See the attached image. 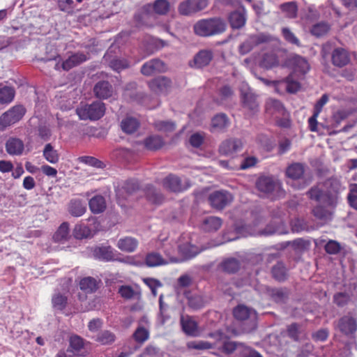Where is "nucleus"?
Returning a JSON list of instances; mask_svg holds the SVG:
<instances>
[{
	"instance_id": "ea45409f",
	"label": "nucleus",
	"mask_w": 357,
	"mask_h": 357,
	"mask_svg": "<svg viewBox=\"0 0 357 357\" xmlns=\"http://www.w3.org/2000/svg\"><path fill=\"white\" fill-rule=\"evenodd\" d=\"M271 274L274 279L283 281L287 279L288 272L287 268L282 262L277 263L271 269Z\"/></svg>"
},
{
	"instance_id": "7c9ffc66",
	"label": "nucleus",
	"mask_w": 357,
	"mask_h": 357,
	"mask_svg": "<svg viewBox=\"0 0 357 357\" xmlns=\"http://www.w3.org/2000/svg\"><path fill=\"white\" fill-rule=\"evenodd\" d=\"M89 206L93 213H100L106 208L105 199L102 195H95L89 200Z\"/></svg>"
},
{
	"instance_id": "0e129e2a",
	"label": "nucleus",
	"mask_w": 357,
	"mask_h": 357,
	"mask_svg": "<svg viewBox=\"0 0 357 357\" xmlns=\"http://www.w3.org/2000/svg\"><path fill=\"white\" fill-rule=\"evenodd\" d=\"M282 32L284 39L287 42L298 46L300 45L298 39L288 28H283Z\"/></svg>"
},
{
	"instance_id": "13d9d810",
	"label": "nucleus",
	"mask_w": 357,
	"mask_h": 357,
	"mask_svg": "<svg viewBox=\"0 0 357 357\" xmlns=\"http://www.w3.org/2000/svg\"><path fill=\"white\" fill-rule=\"evenodd\" d=\"M283 12L289 17H294L296 15L297 7L294 2H289L280 6Z\"/></svg>"
},
{
	"instance_id": "ddd939ff",
	"label": "nucleus",
	"mask_w": 357,
	"mask_h": 357,
	"mask_svg": "<svg viewBox=\"0 0 357 357\" xmlns=\"http://www.w3.org/2000/svg\"><path fill=\"white\" fill-rule=\"evenodd\" d=\"M116 251L109 245L96 247L93 250L96 259L103 261H116Z\"/></svg>"
},
{
	"instance_id": "e2e57ef3",
	"label": "nucleus",
	"mask_w": 357,
	"mask_h": 357,
	"mask_svg": "<svg viewBox=\"0 0 357 357\" xmlns=\"http://www.w3.org/2000/svg\"><path fill=\"white\" fill-rule=\"evenodd\" d=\"M58 4L61 10L68 12L77 6L74 0H58Z\"/></svg>"
},
{
	"instance_id": "b1692460",
	"label": "nucleus",
	"mask_w": 357,
	"mask_h": 357,
	"mask_svg": "<svg viewBox=\"0 0 357 357\" xmlns=\"http://www.w3.org/2000/svg\"><path fill=\"white\" fill-rule=\"evenodd\" d=\"M338 328L345 335H350L356 331V322L354 318L351 317H343L338 321Z\"/></svg>"
},
{
	"instance_id": "6e6d98bb",
	"label": "nucleus",
	"mask_w": 357,
	"mask_h": 357,
	"mask_svg": "<svg viewBox=\"0 0 357 357\" xmlns=\"http://www.w3.org/2000/svg\"><path fill=\"white\" fill-rule=\"evenodd\" d=\"M52 302L54 308L62 310L65 308L66 304L67 303V297L60 294H56L52 297Z\"/></svg>"
},
{
	"instance_id": "69168bd1",
	"label": "nucleus",
	"mask_w": 357,
	"mask_h": 357,
	"mask_svg": "<svg viewBox=\"0 0 357 357\" xmlns=\"http://www.w3.org/2000/svg\"><path fill=\"white\" fill-rule=\"evenodd\" d=\"M340 245L335 241H329L325 245L326 252L331 255H335L340 250Z\"/></svg>"
},
{
	"instance_id": "f704fd0d",
	"label": "nucleus",
	"mask_w": 357,
	"mask_h": 357,
	"mask_svg": "<svg viewBox=\"0 0 357 357\" xmlns=\"http://www.w3.org/2000/svg\"><path fill=\"white\" fill-rule=\"evenodd\" d=\"M221 225L222 220L220 218L215 216H209L203 220L202 229L208 232L215 231L220 229Z\"/></svg>"
},
{
	"instance_id": "0eeeda50",
	"label": "nucleus",
	"mask_w": 357,
	"mask_h": 357,
	"mask_svg": "<svg viewBox=\"0 0 357 357\" xmlns=\"http://www.w3.org/2000/svg\"><path fill=\"white\" fill-rule=\"evenodd\" d=\"M287 65L292 70V75L296 77L303 76L310 70V64L307 61L300 56H291L289 59Z\"/></svg>"
},
{
	"instance_id": "a211bd4d",
	"label": "nucleus",
	"mask_w": 357,
	"mask_h": 357,
	"mask_svg": "<svg viewBox=\"0 0 357 357\" xmlns=\"http://www.w3.org/2000/svg\"><path fill=\"white\" fill-rule=\"evenodd\" d=\"M268 40V37L264 34L250 36L240 46L239 51L241 54H245L252 49L253 45H257L258 44L267 42Z\"/></svg>"
},
{
	"instance_id": "680f3d73",
	"label": "nucleus",
	"mask_w": 357,
	"mask_h": 357,
	"mask_svg": "<svg viewBox=\"0 0 357 357\" xmlns=\"http://www.w3.org/2000/svg\"><path fill=\"white\" fill-rule=\"evenodd\" d=\"M171 86V81L164 76H158V91L166 93Z\"/></svg>"
},
{
	"instance_id": "bf43d9fd",
	"label": "nucleus",
	"mask_w": 357,
	"mask_h": 357,
	"mask_svg": "<svg viewBox=\"0 0 357 357\" xmlns=\"http://www.w3.org/2000/svg\"><path fill=\"white\" fill-rule=\"evenodd\" d=\"M129 66L128 62L125 59H113L109 63V66L115 71L120 72L121 70L127 68Z\"/></svg>"
},
{
	"instance_id": "774afa93",
	"label": "nucleus",
	"mask_w": 357,
	"mask_h": 357,
	"mask_svg": "<svg viewBox=\"0 0 357 357\" xmlns=\"http://www.w3.org/2000/svg\"><path fill=\"white\" fill-rule=\"evenodd\" d=\"M257 162V159L254 156H249L243 159L241 162L239 169H246L254 167Z\"/></svg>"
},
{
	"instance_id": "f257e3e1",
	"label": "nucleus",
	"mask_w": 357,
	"mask_h": 357,
	"mask_svg": "<svg viewBox=\"0 0 357 357\" xmlns=\"http://www.w3.org/2000/svg\"><path fill=\"white\" fill-rule=\"evenodd\" d=\"M310 197L319 203L312 211L314 215L319 220L327 221L331 219L332 209L336 203V197L323 192L319 187L312 188L309 192Z\"/></svg>"
},
{
	"instance_id": "dca6fc26",
	"label": "nucleus",
	"mask_w": 357,
	"mask_h": 357,
	"mask_svg": "<svg viewBox=\"0 0 357 357\" xmlns=\"http://www.w3.org/2000/svg\"><path fill=\"white\" fill-rule=\"evenodd\" d=\"M242 147V143L238 139H231L224 141L220 146L219 151L224 155H232Z\"/></svg>"
},
{
	"instance_id": "58836bf2",
	"label": "nucleus",
	"mask_w": 357,
	"mask_h": 357,
	"mask_svg": "<svg viewBox=\"0 0 357 357\" xmlns=\"http://www.w3.org/2000/svg\"><path fill=\"white\" fill-rule=\"evenodd\" d=\"M15 95L13 87L0 85V104L8 105L10 103Z\"/></svg>"
},
{
	"instance_id": "72a5a7b5",
	"label": "nucleus",
	"mask_w": 357,
	"mask_h": 357,
	"mask_svg": "<svg viewBox=\"0 0 357 357\" xmlns=\"http://www.w3.org/2000/svg\"><path fill=\"white\" fill-rule=\"evenodd\" d=\"M68 211L73 216H82L86 212V205L79 199H73L69 202Z\"/></svg>"
},
{
	"instance_id": "37998d69",
	"label": "nucleus",
	"mask_w": 357,
	"mask_h": 357,
	"mask_svg": "<svg viewBox=\"0 0 357 357\" xmlns=\"http://www.w3.org/2000/svg\"><path fill=\"white\" fill-rule=\"evenodd\" d=\"M286 174L288 177L293 180L299 179L304 174V167L299 163L292 164L287 169Z\"/></svg>"
},
{
	"instance_id": "864d4df0",
	"label": "nucleus",
	"mask_w": 357,
	"mask_h": 357,
	"mask_svg": "<svg viewBox=\"0 0 357 357\" xmlns=\"http://www.w3.org/2000/svg\"><path fill=\"white\" fill-rule=\"evenodd\" d=\"M116 261L135 266H142L144 264L143 258L139 255L127 256L123 258H117Z\"/></svg>"
},
{
	"instance_id": "f3484780",
	"label": "nucleus",
	"mask_w": 357,
	"mask_h": 357,
	"mask_svg": "<svg viewBox=\"0 0 357 357\" xmlns=\"http://www.w3.org/2000/svg\"><path fill=\"white\" fill-rule=\"evenodd\" d=\"M31 133L33 134V137L43 142L50 141L52 136L50 126L43 122H40L36 128L31 129Z\"/></svg>"
},
{
	"instance_id": "f03ea898",
	"label": "nucleus",
	"mask_w": 357,
	"mask_h": 357,
	"mask_svg": "<svg viewBox=\"0 0 357 357\" xmlns=\"http://www.w3.org/2000/svg\"><path fill=\"white\" fill-rule=\"evenodd\" d=\"M225 22L220 18L201 20L193 26L195 33L204 37L220 33L225 30Z\"/></svg>"
},
{
	"instance_id": "9b49d317",
	"label": "nucleus",
	"mask_w": 357,
	"mask_h": 357,
	"mask_svg": "<svg viewBox=\"0 0 357 357\" xmlns=\"http://www.w3.org/2000/svg\"><path fill=\"white\" fill-rule=\"evenodd\" d=\"M89 59V53H84L79 51L74 52L61 63V68L63 70L68 71L69 70L86 61Z\"/></svg>"
},
{
	"instance_id": "473e14b6",
	"label": "nucleus",
	"mask_w": 357,
	"mask_h": 357,
	"mask_svg": "<svg viewBox=\"0 0 357 357\" xmlns=\"http://www.w3.org/2000/svg\"><path fill=\"white\" fill-rule=\"evenodd\" d=\"M116 340L115 334L109 330H102L95 337L94 340L100 345H111Z\"/></svg>"
},
{
	"instance_id": "c756f323",
	"label": "nucleus",
	"mask_w": 357,
	"mask_h": 357,
	"mask_svg": "<svg viewBox=\"0 0 357 357\" xmlns=\"http://www.w3.org/2000/svg\"><path fill=\"white\" fill-rule=\"evenodd\" d=\"M332 61L336 66H344L349 62V54L344 49H335L332 54Z\"/></svg>"
},
{
	"instance_id": "2f4dec72",
	"label": "nucleus",
	"mask_w": 357,
	"mask_h": 357,
	"mask_svg": "<svg viewBox=\"0 0 357 357\" xmlns=\"http://www.w3.org/2000/svg\"><path fill=\"white\" fill-rule=\"evenodd\" d=\"M139 188L138 181L135 179H130L123 183L121 190H119L116 193L118 196H121L123 198L126 199L127 197L123 195L124 193L127 195H131L137 191Z\"/></svg>"
},
{
	"instance_id": "2eb2a0df",
	"label": "nucleus",
	"mask_w": 357,
	"mask_h": 357,
	"mask_svg": "<svg viewBox=\"0 0 357 357\" xmlns=\"http://www.w3.org/2000/svg\"><path fill=\"white\" fill-rule=\"evenodd\" d=\"M233 317H234L235 319L244 321L250 319H256V312L255 310L246 307L243 304H239L237 307L233 309Z\"/></svg>"
},
{
	"instance_id": "8fccbe9b",
	"label": "nucleus",
	"mask_w": 357,
	"mask_h": 357,
	"mask_svg": "<svg viewBox=\"0 0 357 357\" xmlns=\"http://www.w3.org/2000/svg\"><path fill=\"white\" fill-rule=\"evenodd\" d=\"M295 76L294 75L291 74L285 81L284 82H277V84H284L287 88V91L289 93H296L297 92L300 88L301 85L300 83L294 80L293 77Z\"/></svg>"
},
{
	"instance_id": "3c124183",
	"label": "nucleus",
	"mask_w": 357,
	"mask_h": 357,
	"mask_svg": "<svg viewBox=\"0 0 357 357\" xmlns=\"http://www.w3.org/2000/svg\"><path fill=\"white\" fill-rule=\"evenodd\" d=\"M240 345H243V344H240V343H236L232 341L224 340V342H222V345H220V347H218V346H216V347L220 349V352H222L225 354H231L234 351H237V349H238V346H240Z\"/></svg>"
},
{
	"instance_id": "79ce46f5",
	"label": "nucleus",
	"mask_w": 357,
	"mask_h": 357,
	"mask_svg": "<svg viewBox=\"0 0 357 357\" xmlns=\"http://www.w3.org/2000/svg\"><path fill=\"white\" fill-rule=\"evenodd\" d=\"M100 280L93 277H85L79 281L80 290H97Z\"/></svg>"
},
{
	"instance_id": "39448f33",
	"label": "nucleus",
	"mask_w": 357,
	"mask_h": 357,
	"mask_svg": "<svg viewBox=\"0 0 357 357\" xmlns=\"http://www.w3.org/2000/svg\"><path fill=\"white\" fill-rule=\"evenodd\" d=\"M26 108L22 105H16L10 107L0 116V131L19 122L26 114Z\"/></svg>"
},
{
	"instance_id": "de8ad7c7",
	"label": "nucleus",
	"mask_w": 357,
	"mask_h": 357,
	"mask_svg": "<svg viewBox=\"0 0 357 357\" xmlns=\"http://www.w3.org/2000/svg\"><path fill=\"white\" fill-rule=\"evenodd\" d=\"M144 19L156 20V0L151 3L144 5L142 10Z\"/></svg>"
},
{
	"instance_id": "4d7b16f0",
	"label": "nucleus",
	"mask_w": 357,
	"mask_h": 357,
	"mask_svg": "<svg viewBox=\"0 0 357 357\" xmlns=\"http://www.w3.org/2000/svg\"><path fill=\"white\" fill-rule=\"evenodd\" d=\"M329 28V25L326 23H318L312 26L311 33L316 36H321L328 32Z\"/></svg>"
},
{
	"instance_id": "5fc2aeb1",
	"label": "nucleus",
	"mask_w": 357,
	"mask_h": 357,
	"mask_svg": "<svg viewBox=\"0 0 357 357\" xmlns=\"http://www.w3.org/2000/svg\"><path fill=\"white\" fill-rule=\"evenodd\" d=\"M189 349L197 350H206L215 347V345L204 340L192 341L188 343Z\"/></svg>"
},
{
	"instance_id": "7ed1b4c3",
	"label": "nucleus",
	"mask_w": 357,
	"mask_h": 357,
	"mask_svg": "<svg viewBox=\"0 0 357 357\" xmlns=\"http://www.w3.org/2000/svg\"><path fill=\"white\" fill-rule=\"evenodd\" d=\"M105 110V105L100 100H96L90 104L81 103L76 109V114L80 120L94 121L101 119Z\"/></svg>"
},
{
	"instance_id": "4be33fe9",
	"label": "nucleus",
	"mask_w": 357,
	"mask_h": 357,
	"mask_svg": "<svg viewBox=\"0 0 357 357\" xmlns=\"http://www.w3.org/2000/svg\"><path fill=\"white\" fill-rule=\"evenodd\" d=\"M229 121L227 116L224 114H218L211 119L210 130L212 132H222L229 126Z\"/></svg>"
},
{
	"instance_id": "e433bc0d",
	"label": "nucleus",
	"mask_w": 357,
	"mask_h": 357,
	"mask_svg": "<svg viewBox=\"0 0 357 357\" xmlns=\"http://www.w3.org/2000/svg\"><path fill=\"white\" fill-rule=\"evenodd\" d=\"M43 156L51 164H56L59 161V153L50 143L45 145L43 150Z\"/></svg>"
},
{
	"instance_id": "49530a36",
	"label": "nucleus",
	"mask_w": 357,
	"mask_h": 357,
	"mask_svg": "<svg viewBox=\"0 0 357 357\" xmlns=\"http://www.w3.org/2000/svg\"><path fill=\"white\" fill-rule=\"evenodd\" d=\"M192 291H184L185 297L188 298L189 306L197 310L204 305V301L200 296H192Z\"/></svg>"
},
{
	"instance_id": "4468645a",
	"label": "nucleus",
	"mask_w": 357,
	"mask_h": 357,
	"mask_svg": "<svg viewBox=\"0 0 357 357\" xmlns=\"http://www.w3.org/2000/svg\"><path fill=\"white\" fill-rule=\"evenodd\" d=\"M356 291H338L333 296V303L340 307L350 303H356Z\"/></svg>"
},
{
	"instance_id": "338daca9",
	"label": "nucleus",
	"mask_w": 357,
	"mask_h": 357,
	"mask_svg": "<svg viewBox=\"0 0 357 357\" xmlns=\"http://www.w3.org/2000/svg\"><path fill=\"white\" fill-rule=\"evenodd\" d=\"M81 161L90 165V166L94 167H97V168H102L103 167V163L100 160H99L93 157L84 156L81 158Z\"/></svg>"
},
{
	"instance_id": "052dcab7",
	"label": "nucleus",
	"mask_w": 357,
	"mask_h": 357,
	"mask_svg": "<svg viewBox=\"0 0 357 357\" xmlns=\"http://www.w3.org/2000/svg\"><path fill=\"white\" fill-rule=\"evenodd\" d=\"M348 199L351 206L357 210V184L354 183L350 185Z\"/></svg>"
},
{
	"instance_id": "1a4fd4ad",
	"label": "nucleus",
	"mask_w": 357,
	"mask_h": 357,
	"mask_svg": "<svg viewBox=\"0 0 357 357\" xmlns=\"http://www.w3.org/2000/svg\"><path fill=\"white\" fill-rule=\"evenodd\" d=\"M163 185L172 192H179L187 190L190 183L186 178L181 179L176 176L169 175L163 181Z\"/></svg>"
},
{
	"instance_id": "6e6552de",
	"label": "nucleus",
	"mask_w": 357,
	"mask_h": 357,
	"mask_svg": "<svg viewBox=\"0 0 357 357\" xmlns=\"http://www.w3.org/2000/svg\"><path fill=\"white\" fill-rule=\"evenodd\" d=\"M233 200L232 195L225 190H218L210 194L208 201L210 204L215 208L222 209L230 204Z\"/></svg>"
},
{
	"instance_id": "9d476101",
	"label": "nucleus",
	"mask_w": 357,
	"mask_h": 357,
	"mask_svg": "<svg viewBox=\"0 0 357 357\" xmlns=\"http://www.w3.org/2000/svg\"><path fill=\"white\" fill-rule=\"evenodd\" d=\"M257 188L262 193L268 195L280 189L278 181L268 176H262L256 182Z\"/></svg>"
},
{
	"instance_id": "aec40b11",
	"label": "nucleus",
	"mask_w": 357,
	"mask_h": 357,
	"mask_svg": "<svg viewBox=\"0 0 357 357\" xmlns=\"http://www.w3.org/2000/svg\"><path fill=\"white\" fill-rule=\"evenodd\" d=\"M188 238V236H183L182 239L185 242H180L178 245L179 252L186 258L195 257L201 251L197 246L192 245Z\"/></svg>"
},
{
	"instance_id": "a19ab883",
	"label": "nucleus",
	"mask_w": 357,
	"mask_h": 357,
	"mask_svg": "<svg viewBox=\"0 0 357 357\" xmlns=\"http://www.w3.org/2000/svg\"><path fill=\"white\" fill-rule=\"evenodd\" d=\"M279 63L278 55L274 52H271L264 55L260 61V65L265 68H271L278 66Z\"/></svg>"
},
{
	"instance_id": "5701e85b",
	"label": "nucleus",
	"mask_w": 357,
	"mask_h": 357,
	"mask_svg": "<svg viewBox=\"0 0 357 357\" xmlns=\"http://www.w3.org/2000/svg\"><path fill=\"white\" fill-rule=\"evenodd\" d=\"M93 91L97 98L100 99H107L112 96L113 89L109 82L107 81H100L95 85Z\"/></svg>"
},
{
	"instance_id": "cd10ccee",
	"label": "nucleus",
	"mask_w": 357,
	"mask_h": 357,
	"mask_svg": "<svg viewBox=\"0 0 357 357\" xmlns=\"http://www.w3.org/2000/svg\"><path fill=\"white\" fill-rule=\"evenodd\" d=\"M116 246L121 251L132 252L138 246V241L135 238L126 236L120 238L116 243Z\"/></svg>"
},
{
	"instance_id": "c85d7f7f",
	"label": "nucleus",
	"mask_w": 357,
	"mask_h": 357,
	"mask_svg": "<svg viewBox=\"0 0 357 357\" xmlns=\"http://www.w3.org/2000/svg\"><path fill=\"white\" fill-rule=\"evenodd\" d=\"M230 24L234 29L243 27L246 22L245 12L243 8L231 13L229 17Z\"/></svg>"
},
{
	"instance_id": "412c9836",
	"label": "nucleus",
	"mask_w": 357,
	"mask_h": 357,
	"mask_svg": "<svg viewBox=\"0 0 357 357\" xmlns=\"http://www.w3.org/2000/svg\"><path fill=\"white\" fill-rule=\"evenodd\" d=\"M24 149L22 140L17 137H10L6 143V150L9 155H20Z\"/></svg>"
},
{
	"instance_id": "c9c22d12",
	"label": "nucleus",
	"mask_w": 357,
	"mask_h": 357,
	"mask_svg": "<svg viewBox=\"0 0 357 357\" xmlns=\"http://www.w3.org/2000/svg\"><path fill=\"white\" fill-rule=\"evenodd\" d=\"M213 54L211 51L202 50L194 58V65L197 68H202L207 66L211 61Z\"/></svg>"
},
{
	"instance_id": "423d86ee",
	"label": "nucleus",
	"mask_w": 357,
	"mask_h": 357,
	"mask_svg": "<svg viewBox=\"0 0 357 357\" xmlns=\"http://www.w3.org/2000/svg\"><path fill=\"white\" fill-rule=\"evenodd\" d=\"M208 4V0H184L178 6V12L184 16H192L205 9Z\"/></svg>"
},
{
	"instance_id": "bb28decb",
	"label": "nucleus",
	"mask_w": 357,
	"mask_h": 357,
	"mask_svg": "<svg viewBox=\"0 0 357 357\" xmlns=\"http://www.w3.org/2000/svg\"><path fill=\"white\" fill-rule=\"evenodd\" d=\"M95 291H79L77 298L82 302V306L84 307V310H91L95 308L97 299H92L94 298Z\"/></svg>"
},
{
	"instance_id": "a878e982",
	"label": "nucleus",
	"mask_w": 357,
	"mask_h": 357,
	"mask_svg": "<svg viewBox=\"0 0 357 357\" xmlns=\"http://www.w3.org/2000/svg\"><path fill=\"white\" fill-rule=\"evenodd\" d=\"M149 338V332L144 326H139L132 335V339L135 341L134 351H137Z\"/></svg>"
},
{
	"instance_id": "f8f14e48",
	"label": "nucleus",
	"mask_w": 357,
	"mask_h": 357,
	"mask_svg": "<svg viewBox=\"0 0 357 357\" xmlns=\"http://www.w3.org/2000/svg\"><path fill=\"white\" fill-rule=\"evenodd\" d=\"M180 324H181L183 332L186 335L192 337H196L199 335L197 322L193 320L192 317L189 315H181Z\"/></svg>"
},
{
	"instance_id": "a18cd8bd",
	"label": "nucleus",
	"mask_w": 357,
	"mask_h": 357,
	"mask_svg": "<svg viewBox=\"0 0 357 357\" xmlns=\"http://www.w3.org/2000/svg\"><path fill=\"white\" fill-rule=\"evenodd\" d=\"M69 236V224L68 222L62 223L53 236V239L56 242H63L68 239Z\"/></svg>"
},
{
	"instance_id": "09e8293b",
	"label": "nucleus",
	"mask_w": 357,
	"mask_h": 357,
	"mask_svg": "<svg viewBox=\"0 0 357 357\" xmlns=\"http://www.w3.org/2000/svg\"><path fill=\"white\" fill-rule=\"evenodd\" d=\"M141 73L144 76H154L156 73V59H153L144 63L141 68Z\"/></svg>"
},
{
	"instance_id": "20e7f679",
	"label": "nucleus",
	"mask_w": 357,
	"mask_h": 357,
	"mask_svg": "<svg viewBox=\"0 0 357 357\" xmlns=\"http://www.w3.org/2000/svg\"><path fill=\"white\" fill-rule=\"evenodd\" d=\"M266 113L278 126L281 127H288L289 126V114L280 101L268 99L266 103Z\"/></svg>"
},
{
	"instance_id": "6ab92c4d",
	"label": "nucleus",
	"mask_w": 357,
	"mask_h": 357,
	"mask_svg": "<svg viewBox=\"0 0 357 357\" xmlns=\"http://www.w3.org/2000/svg\"><path fill=\"white\" fill-rule=\"evenodd\" d=\"M287 233L288 230L287 227L280 220L276 219L272 221L263 231H259L258 234L268 236L273 234H284Z\"/></svg>"
},
{
	"instance_id": "393cba45",
	"label": "nucleus",
	"mask_w": 357,
	"mask_h": 357,
	"mask_svg": "<svg viewBox=\"0 0 357 357\" xmlns=\"http://www.w3.org/2000/svg\"><path fill=\"white\" fill-rule=\"evenodd\" d=\"M242 99L244 107L246 108L250 114H254L258 111V103L256 96L250 91L242 93Z\"/></svg>"
},
{
	"instance_id": "603ef678",
	"label": "nucleus",
	"mask_w": 357,
	"mask_h": 357,
	"mask_svg": "<svg viewBox=\"0 0 357 357\" xmlns=\"http://www.w3.org/2000/svg\"><path fill=\"white\" fill-rule=\"evenodd\" d=\"M222 270L227 273H234L240 268L239 261L236 259H228L225 260L221 265Z\"/></svg>"
},
{
	"instance_id": "c03bdc74",
	"label": "nucleus",
	"mask_w": 357,
	"mask_h": 357,
	"mask_svg": "<svg viewBox=\"0 0 357 357\" xmlns=\"http://www.w3.org/2000/svg\"><path fill=\"white\" fill-rule=\"evenodd\" d=\"M85 340L78 335H73L69 338L70 351L73 352H79L84 347Z\"/></svg>"
},
{
	"instance_id": "4c0bfd02",
	"label": "nucleus",
	"mask_w": 357,
	"mask_h": 357,
	"mask_svg": "<svg viewBox=\"0 0 357 357\" xmlns=\"http://www.w3.org/2000/svg\"><path fill=\"white\" fill-rule=\"evenodd\" d=\"M139 123L137 119L133 117H126L121 122V128L126 134L134 133L138 129Z\"/></svg>"
}]
</instances>
